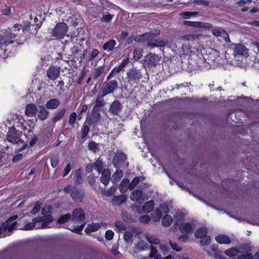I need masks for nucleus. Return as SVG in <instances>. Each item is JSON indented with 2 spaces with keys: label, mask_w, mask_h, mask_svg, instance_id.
<instances>
[{
  "label": "nucleus",
  "mask_w": 259,
  "mask_h": 259,
  "mask_svg": "<svg viewBox=\"0 0 259 259\" xmlns=\"http://www.w3.org/2000/svg\"><path fill=\"white\" fill-rule=\"evenodd\" d=\"M52 207L50 205H45L41 210L43 215L42 217L33 219L32 223L26 224L24 226V229L26 230L35 229H44L50 227L49 223L53 221L51 214Z\"/></svg>",
  "instance_id": "f257e3e1"
},
{
  "label": "nucleus",
  "mask_w": 259,
  "mask_h": 259,
  "mask_svg": "<svg viewBox=\"0 0 259 259\" xmlns=\"http://www.w3.org/2000/svg\"><path fill=\"white\" fill-rule=\"evenodd\" d=\"M21 28V25L16 24L13 27L7 30L6 32L4 33V35H0L1 56L5 54V52L7 50V47L8 45L13 42V39L17 35V32L20 30Z\"/></svg>",
  "instance_id": "f03ea898"
},
{
  "label": "nucleus",
  "mask_w": 259,
  "mask_h": 259,
  "mask_svg": "<svg viewBox=\"0 0 259 259\" xmlns=\"http://www.w3.org/2000/svg\"><path fill=\"white\" fill-rule=\"evenodd\" d=\"M21 132L16 130L15 128H11L7 135V140L8 142L13 144H16L20 146L18 150L21 151L25 149L27 146L24 141L21 139Z\"/></svg>",
  "instance_id": "7ed1b4c3"
},
{
  "label": "nucleus",
  "mask_w": 259,
  "mask_h": 259,
  "mask_svg": "<svg viewBox=\"0 0 259 259\" xmlns=\"http://www.w3.org/2000/svg\"><path fill=\"white\" fill-rule=\"evenodd\" d=\"M17 215L9 218L7 221L0 227V238L10 236L11 232L17 227Z\"/></svg>",
  "instance_id": "20e7f679"
},
{
  "label": "nucleus",
  "mask_w": 259,
  "mask_h": 259,
  "mask_svg": "<svg viewBox=\"0 0 259 259\" xmlns=\"http://www.w3.org/2000/svg\"><path fill=\"white\" fill-rule=\"evenodd\" d=\"M68 27L64 22L57 23L53 30L52 35L57 39H61L67 35Z\"/></svg>",
  "instance_id": "39448f33"
},
{
  "label": "nucleus",
  "mask_w": 259,
  "mask_h": 259,
  "mask_svg": "<svg viewBox=\"0 0 259 259\" xmlns=\"http://www.w3.org/2000/svg\"><path fill=\"white\" fill-rule=\"evenodd\" d=\"M207 230L206 228L202 227L197 229L195 232V236L197 238L201 239L200 244L203 246H207L211 242V238L207 235Z\"/></svg>",
  "instance_id": "423d86ee"
},
{
  "label": "nucleus",
  "mask_w": 259,
  "mask_h": 259,
  "mask_svg": "<svg viewBox=\"0 0 259 259\" xmlns=\"http://www.w3.org/2000/svg\"><path fill=\"white\" fill-rule=\"evenodd\" d=\"M118 88V82L116 80H112L108 82L103 89L102 96L104 97L108 94L114 93Z\"/></svg>",
  "instance_id": "0eeeda50"
},
{
  "label": "nucleus",
  "mask_w": 259,
  "mask_h": 259,
  "mask_svg": "<svg viewBox=\"0 0 259 259\" xmlns=\"http://www.w3.org/2000/svg\"><path fill=\"white\" fill-rule=\"evenodd\" d=\"M126 156L123 152H117L113 160V163L116 168H120L124 164Z\"/></svg>",
  "instance_id": "6e6552de"
},
{
  "label": "nucleus",
  "mask_w": 259,
  "mask_h": 259,
  "mask_svg": "<svg viewBox=\"0 0 259 259\" xmlns=\"http://www.w3.org/2000/svg\"><path fill=\"white\" fill-rule=\"evenodd\" d=\"M128 82L132 85L136 83L141 77V74L139 71L136 69H132L127 73Z\"/></svg>",
  "instance_id": "1a4fd4ad"
},
{
  "label": "nucleus",
  "mask_w": 259,
  "mask_h": 259,
  "mask_svg": "<svg viewBox=\"0 0 259 259\" xmlns=\"http://www.w3.org/2000/svg\"><path fill=\"white\" fill-rule=\"evenodd\" d=\"M160 57L155 54L150 53L145 57V62L150 66H155L159 64Z\"/></svg>",
  "instance_id": "9d476101"
},
{
  "label": "nucleus",
  "mask_w": 259,
  "mask_h": 259,
  "mask_svg": "<svg viewBox=\"0 0 259 259\" xmlns=\"http://www.w3.org/2000/svg\"><path fill=\"white\" fill-rule=\"evenodd\" d=\"M195 225L193 223H183L179 226V230L182 234H190L192 233Z\"/></svg>",
  "instance_id": "9b49d317"
},
{
  "label": "nucleus",
  "mask_w": 259,
  "mask_h": 259,
  "mask_svg": "<svg viewBox=\"0 0 259 259\" xmlns=\"http://www.w3.org/2000/svg\"><path fill=\"white\" fill-rule=\"evenodd\" d=\"M85 219V214L81 208H76L72 212L71 221L73 223L82 222Z\"/></svg>",
  "instance_id": "f8f14e48"
},
{
  "label": "nucleus",
  "mask_w": 259,
  "mask_h": 259,
  "mask_svg": "<svg viewBox=\"0 0 259 259\" xmlns=\"http://www.w3.org/2000/svg\"><path fill=\"white\" fill-rule=\"evenodd\" d=\"M212 33L215 36L222 37L226 42L230 41L229 36L227 32L222 28L214 27L212 28Z\"/></svg>",
  "instance_id": "ddd939ff"
},
{
  "label": "nucleus",
  "mask_w": 259,
  "mask_h": 259,
  "mask_svg": "<svg viewBox=\"0 0 259 259\" xmlns=\"http://www.w3.org/2000/svg\"><path fill=\"white\" fill-rule=\"evenodd\" d=\"M60 72V67L52 66L47 70V76L52 80H55L59 75Z\"/></svg>",
  "instance_id": "4468645a"
},
{
  "label": "nucleus",
  "mask_w": 259,
  "mask_h": 259,
  "mask_svg": "<svg viewBox=\"0 0 259 259\" xmlns=\"http://www.w3.org/2000/svg\"><path fill=\"white\" fill-rule=\"evenodd\" d=\"M101 118L100 113L96 111L95 107L93 109L91 116L87 118V121L89 124H94L99 122Z\"/></svg>",
  "instance_id": "2eb2a0df"
},
{
  "label": "nucleus",
  "mask_w": 259,
  "mask_h": 259,
  "mask_svg": "<svg viewBox=\"0 0 259 259\" xmlns=\"http://www.w3.org/2000/svg\"><path fill=\"white\" fill-rule=\"evenodd\" d=\"M130 197L133 201L140 204L142 203L145 199L142 191L139 190H134L131 194Z\"/></svg>",
  "instance_id": "dca6fc26"
},
{
  "label": "nucleus",
  "mask_w": 259,
  "mask_h": 259,
  "mask_svg": "<svg viewBox=\"0 0 259 259\" xmlns=\"http://www.w3.org/2000/svg\"><path fill=\"white\" fill-rule=\"evenodd\" d=\"M248 49L243 45L238 44L234 49V53L237 56L246 57L248 54Z\"/></svg>",
  "instance_id": "f3484780"
},
{
  "label": "nucleus",
  "mask_w": 259,
  "mask_h": 259,
  "mask_svg": "<svg viewBox=\"0 0 259 259\" xmlns=\"http://www.w3.org/2000/svg\"><path fill=\"white\" fill-rule=\"evenodd\" d=\"M38 109L35 104H28L26 105L25 109V114L29 117H34L36 115Z\"/></svg>",
  "instance_id": "a211bd4d"
},
{
  "label": "nucleus",
  "mask_w": 259,
  "mask_h": 259,
  "mask_svg": "<svg viewBox=\"0 0 259 259\" xmlns=\"http://www.w3.org/2000/svg\"><path fill=\"white\" fill-rule=\"evenodd\" d=\"M101 174V182L105 186L107 185L110 180L111 172L109 169H104Z\"/></svg>",
  "instance_id": "6ab92c4d"
},
{
  "label": "nucleus",
  "mask_w": 259,
  "mask_h": 259,
  "mask_svg": "<svg viewBox=\"0 0 259 259\" xmlns=\"http://www.w3.org/2000/svg\"><path fill=\"white\" fill-rule=\"evenodd\" d=\"M122 105L120 102L117 101H114L110 106V111L114 115H117L121 109Z\"/></svg>",
  "instance_id": "aec40b11"
},
{
  "label": "nucleus",
  "mask_w": 259,
  "mask_h": 259,
  "mask_svg": "<svg viewBox=\"0 0 259 259\" xmlns=\"http://www.w3.org/2000/svg\"><path fill=\"white\" fill-rule=\"evenodd\" d=\"M103 225V223H92L91 224H89L87 227L85 228V232L87 233H90L91 232H95L101 227Z\"/></svg>",
  "instance_id": "412c9836"
},
{
  "label": "nucleus",
  "mask_w": 259,
  "mask_h": 259,
  "mask_svg": "<svg viewBox=\"0 0 259 259\" xmlns=\"http://www.w3.org/2000/svg\"><path fill=\"white\" fill-rule=\"evenodd\" d=\"M13 118L14 122V124H15L16 126L22 127V128L23 130H25L27 129V128L24 126V119L22 116L18 114H15L13 115Z\"/></svg>",
  "instance_id": "4be33fe9"
},
{
  "label": "nucleus",
  "mask_w": 259,
  "mask_h": 259,
  "mask_svg": "<svg viewBox=\"0 0 259 259\" xmlns=\"http://www.w3.org/2000/svg\"><path fill=\"white\" fill-rule=\"evenodd\" d=\"M194 52L192 48L188 44H184L182 47V49L180 51V56H191Z\"/></svg>",
  "instance_id": "5701e85b"
},
{
  "label": "nucleus",
  "mask_w": 259,
  "mask_h": 259,
  "mask_svg": "<svg viewBox=\"0 0 259 259\" xmlns=\"http://www.w3.org/2000/svg\"><path fill=\"white\" fill-rule=\"evenodd\" d=\"M38 111V118L40 120H45L48 118L49 113L44 106H39Z\"/></svg>",
  "instance_id": "b1692460"
},
{
  "label": "nucleus",
  "mask_w": 259,
  "mask_h": 259,
  "mask_svg": "<svg viewBox=\"0 0 259 259\" xmlns=\"http://www.w3.org/2000/svg\"><path fill=\"white\" fill-rule=\"evenodd\" d=\"M126 200V196L122 194L119 196H115L113 197L112 203L114 205H120Z\"/></svg>",
  "instance_id": "393cba45"
},
{
  "label": "nucleus",
  "mask_w": 259,
  "mask_h": 259,
  "mask_svg": "<svg viewBox=\"0 0 259 259\" xmlns=\"http://www.w3.org/2000/svg\"><path fill=\"white\" fill-rule=\"evenodd\" d=\"M71 196L74 201L81 202L83 199L84 195L81 191L75 189L71 191Z\"/></svg>",
  "instance_id": "a878e982"
},
{
  "label": "nucleus",
  "mask_w": 259,
  "mask_h": 259,
  "mask_svg": "<svg viewBox=\"0 0 259 259\" xmlns=\"http://www.w3.org/2000/svg\"><path fill=\"white\" fill-rule=\"evenodd\" d=\"M216 241L220 244H229L231 242L230 238L223 234L219 235L215 237Z\"/></svg>",
  "instance_id": "bb28decb"
},
{
  "label": "nucleus",
  "mask_w": 259,
  "mask_h": 259,
  "mask_svg": "<svg viewBox=\"0 0 259 259\" xmlns=\"http://www.w3.org/2000/svg\"><path fill=\"white\" fill-rule=\"evenodd\" d=\"M147 45L149 47L155 48L164 46L166 45V42L163 40L157 39L148 41Z\"/></svg>",
  "instance_id": "cd10ccee"
},
{
  "label": "nucleus",
  "mask_w": 259,
  "mask_h": 259,
  "mask_svg": "<svg viewBox=\"0 0 259 259\" xmlns=\"http://www.w3.org/2000/svg\"><path fill=\"white\" fill-rule=\"evenodd\" d=\"M60 104V101L57 99H53L49 100L46 104V106L48 109H56Z\"/></svg>",
  "instance_id": "c85d7f7f"
},
{
  "label": "nucleus",
  "mask_w": 259,
  "mask_h": 259,
  "mask_svg": "<svg viewBox=\"0 0 259 259\" xmlns=\"http://www.w3.org/2000/svg\"><path fill=\"white\" fill-rule=\"evenodd\" d=\"M192 27L196 28H205L207 29H211L212 28V25L209 23L193 21Z\"/></svg>",
  "instance_id": "c756f323"
},
{
  "label": "nucleus",
  "mask_w": 259,
  "mask_h": 259,
  "mask_svg": "<svg viewBox=\"0 0 259 259\" xmlns=\"http://www.w3.org/2000/svg\"><path fill=\"white\" fill-rule=\"evenodd\" d=\"M94 167L99 174L102 173L104 169H106L102 160L100 158H99L94 163Z\"/></svg>",
  "instance_id": "7c9ffc66"
},
{
  "label": "nucleus",
  "mask_w": 259,
  "mask_h": 259,
  "mask_svg": "<svg viewBox=\"0 0 259 259\" xmlns=\"http://www.w3.org/2000/svg\"><path fill=\"white\" fill-rule=\"evenodd\" d=\"M116 44V41L114 39H111L103 45V49L108 52L112 51L114 49Z\"/></svg>",
  "instance_id": "2f4dec72"
},
{
  "label": "nucleus",
  "mask_w": 259,
  "mask_h": 259,
  "mask_svg": "<svg viewBox=\"0 0 259 259\" xmlns=\"http://www.w3.org/2000/svg\"><path fill=\"white\" fill-rule=\"evenodd\" d=\"M174 218H175L174 225L172 226V227H171L170 228V230H172L173 229V227L175 226H179L181 224L183 223L182 222L184 221V216L182 213H177L175 215Z\"/></svg>",
  "instance_id": "473e14b6"
},
{
  "label": "nucleus",
  "mask_w": 259,
  "mask_h": 259,
  "mask_svg": "<svg viewBox=\"0 0 259 259\" xmlns=\"http://www.w3.org/2000/svg\"><path fill=\"white\" fill-rule=\"evenodd\" d=\"M154 202L153 200H150L145 203L143 206V210L145 213H149L153 209Z\"/></svg>",
  "instance_id": "72a5a7b5"
},
{
  "label": "nucleus",
  "mask_w": 259,
  "mask_h": 259,
  "mask_svg": "<svg viewBox=\"0 0 259 259\" xmlns=\"http://www.w3.org/2000/svg\"><path fill=\"white\" fill-rule=\"evenodd\" d=\"M129 183L130 181L128 179H124L121 181L119 187L121 193L125 192L129 189Z\"/></svg>",
  "instance_id": "f704fd0d"
},
{
  "label": "nucleus",
  "mask_w": 259,
  "mask_h": 259,
  "mask_svg": "<svg viewBox=\"0 0 259 259\" xmlns=\"http://www.w3.org/2000/svg\"><path fill=\"white\" fill-rule=\"evenodd\" d=\"M173 219L170 215L166 214L162 219V224L164 227L169 226L172 223Z\"/></svg>",
  "instance_id": "c9c22d12"
},
{
  "label": "nucleus",
  "mask_w": 259,
  "mask_h": 259,
  "mask_svg": "<svg viewBox=\"0 0 259 259\" xmlns=\"http://www.w3.org/2000/svg\"><path fill=\"white\" fill-rule=\"evenodd\" d=\"M123 176V172L122 170L117 168L115 172L113 175L112 177V181L113 183H116L119 181Z\"/></svg>",
  "instance_id": "e433bc0d"
},
{
  "label": "nucleus",
  "mask_w": 259,
  "mask_h": 259,
  "mask_svg": "<svg viewBox=\"0 0 259 259\" xmlns=\"http://www.w3.org/2000/svg\"><path fill=\"white\" fill-rule=\"evenodd\" d=\"M239 253H240V249L236 248H231L225 251V253L230 257L235 256Z\"/></svg>",
  "instance_id": "4c0bfd02"
},
{
  "label": "nucleus",
  "mask_w": 259,
  "mask_h": 259,
  "mask_svg": "<svg viewBox=\"0 0 259 259\" xmlns=\"http://www.w3.org/2000/svg\"><path fill=\"white\" fill-rule=\"evenodd\" d=\"M74 178L75 183L77 184H80L82 183V177L81 176V171L80 169H78L75 171Z\"/></svg>",
  "instance_id": "58836bf2"
},
{
  "label": "nucleus",
  "mask_w": 259,
  "mask_h": 259,
  "mask_svg": "<svg viewBox=\"0 0 259 259\" xmlns=\"http://www.w3.org/2000/svg\"><path fill=\"white\" fill-rule=\"evenodd\" d=\"M66 112V109H62L60 111H58L55 113V115L53 118V121L56 122L58 120H60L64 116Z\"/></svg>",
  "instance_id": "ea45409f"
},
{
  "label": "nucleus",
  "mask_w": 259,
  "mask_h": 259,
  "mask_svg": "<svg viewBox=\"0 0 259 259\" xmlns=\"http://www.w3.org/2000/svg\"><path fill=\"white\" fill-rule=\"evenodd\" d=\"M197 12H184L180 13L179 15L184 19L190 18L191 17L198 15Z\"/></svg>",
  "instance_id": "a19ab883"
},
{
  "label": "nucleus",
  "mask_w": 259,
  "mask_h": 259,
  "mask_svg": "<svg viewBox=\"0 0 259 259\" xmlns=\"http://www.w3.org/2000/svg\"><path fill=\"white\" fill-rule=\"evenodd\" d=\"M59 161V157L58 154H54L51 157V164L53 168L57 167Z\"/></svg>",
  "instance_id": "79ce46f5"
},
{
  "label": "nucleus",
  "mask_w": 259,
  "mask_h": 259,
  "mask_svg": "<svg viewBox=\"0 0 259 259\" xmlns=\"http://www.w3.org/2000/svg\"><path fill=\"white\" fill-rule=\"evenodd\" d=\"M115 230L117 231L118 232H121L125 230L126 226L122 222L117 221L115 223Z\"/></svg>",
  "instance_id": "37998d69"
},
{
  "label": "nucleus",
  "mask_w": 259,
  "mask_h": 259,
  "mask_svg": "<svg viewBox=\"0 0 259 259\" xmlns=\"http://www.w3.org/2000/svg\"><path fill=\"white\" fill-rule=\"evenodd\" d=\"M124 239L127 243L131 244L133 242V233L131 231H125L124 234Z\"/></svg>",
  "instance_id": "c03bdc74"
},
{
  "label": "nucleus",
  "mask_w": 259,
  "mask_h": 259,
  "mask_svg": "<svg viewBox=\"0 0 259 259\" xmlns=\"http://www.w3.org/2000/svg\"><path fill=\"white\" fill-rule=\"evenodd\" d=\"M104 69V66H103L102 67H100L95 69L94 72L93 78L97 79L102 74Z\"/></svg>",
  "instance_id": "a18cd8bd"
},
{
  "label": "nucleus",
  "mask_w": 259,
  "mask_h": 259,
  "mask_svg": "<svg viewBox=\"0 0 259 259\" xmlns=\"http://www.w3.org/2000/svg\"><path fill=\"white\" fill-rule=\"evenodd\" d=\"M162 217V212L160 209H157L152 214V217L154 221H159Z\"/></svg>",
  "instance_id": "49530a36"
},
{
  "label": "nucleus",
  "mask_w": 259,
  "mask_h": 259,
  "mask_svg": "<svg viewBox=\"0 0 259 259\" xmlns=\"http://www.w3.org/2000/svg\"><path fill=\"white\" fill-rule=\"evenodd\" d=\"M85 225L84 223H82L80 225H77L73 227L72 228L70 229V230L75 233H78V234H81V232L84 228Z\"/></svg>",
  "instance_id": "de8ad7c7"
},
{
  "label": "nucleus",
  "mask_w": 259,
  "mask_h": 259,
  "mask_svg": "<svg viewBox=\"0 0 259 259\" xmlns=\"http://www.w3.org/2000/svg\"><path fill=\"white\" fill-rule=\"evenodd\" d=\"M113 18V15L109 13H107L101 18V21L102 22L108 23L111 21Z\"/></svg>",
  "instance_id": "09e8293b"
},
{
  "label": "nucleus",
  "mask_w": 259,
  "mask_h": 259,
  "mask_svg": "<svg viewBox=\"0 0 259 259\" xmlns=\"http://www.w3.org/2000/svg\"><path fill=\"white\" fill-rule=\"evenodd\" d=\"M71 220V214L67 213L61 217L58 220L59 223H65Z\"/></svg>",
  "instance_id": "8fccbe9b"
},
{
  "label": "nucleus",
  "mask_w": 259,
  "mask_h": 259,
  "mask_svg": "<svg viewBox=\"0 0 259 259\" xmlns=\"http://www.w3.org/2000/svg\"><path fill=\"white\" fill-rule=\"evenodd\" d=\"M134 58L135 60H139L142 56V50L141 49H136L134 52Z\"/></svg>",
  "instance_id": "3c124183"
},
{
  "label": "nucleus",
  "mask_w": 259,
  "mask_h": 259,
  "mask_svg": "<svg viewBox=\"0 0 259 259\" xmlns=\"http://www.w3.org/2000/svg\"><path fill=\"white\" fill-rule=\"evenodd\" d=\"M147 240L151 244H157L159 243V240L151 235H147L146 236Z\"/></svg>",
  "instance_id": "603ef678"
},
{
  "label": "nucleus",
  "mask_w": 259,
  "mask_h": 259,
  "mask_svg": "<svg viewBox=\"0 0 259 259\" xmlns=\"http://www.w3.org/2000/svg\"><path fill=\"white\" fill-rule=\"evenodd\" d=\"M103 97L101 95V97H99L97 98L95 103V108L96 107H102L104 105V101Z\"/></svg>",
  "instance_id": "864d4df0"
},
{
  "label": "nucleus",
  "mask_w": 259,
  "mask_h": 259,
  "mask_svg": "<svg viewBox=\"0 0 259 259\" xmlns=\"http://www.w3.org/2000/svg\"><path fill=\"white\" fill-rule=\"evenodd\" d=\"M97 146L98 145L93 141L90 142L88 144L89 148L94 152H96L98 151V148Z\"/></svg>",
  "instance_id": "5fc2aeb1"
},
{
  "label": "nucleus",
  "mask_w": 259,
  "mask_h": 259,
  "mask_svg": "<svg viewBox=\"0 0 259 259\" xmlns=\"http://www.w3.org/2000/svg\"><path fill=\"white\" fill-rule=\"evenodd\" d=\"M139 177L135 178L131 183H129V189H133L139 183Z\"/></svg>",
  "instance_id": "6e6d98bb"
},
{
  "label": "nucleus",
  "mask_w": 259,
  "mask_h": 259,
  "mask_svg": "<svg viewBox=\"0 0 259 259\" xmlns=\"http://www.w3.org/2000/svg\"><path fill=\"white\" fill-rule=\"evenodd\" d=\"M41 204L39 202H36L35 204V206L33 208L32 210L31 211L30 213L32 214H35L37 213L41 208Z\"/></svg>",
  "instance_id": "4d7b16f0"
},
{
  "label": "nucleus",
  "mask_w": 259,
  "mask_h": 259,
  "mask_svg": "<svg viewBox=\"0 0 259 259\" xmlns=\"http://www.w3.org/2000/svg\"><path fill=\"white\" fill-rule=\"evenodd\" d=\"M72 166L73 165L72 164H71L70 163H68L66 166L65 167V168H64V170H63V177H66L69 173V172L71 171V169L72 168Z\"/></svg>",
  "instance_id": "13d9d810"
},
{
  "label": "nucleus",
  "mask_w": 259,
  "mask_h": 259,
  "mask_svg": "<svg viewBox=\"0 0 259 259\" xmlns=\"http://www.w3.org/2000/svg\"><path fill=\"white\" fill-rule=\"evenodd\" d=\"M194 35L191 34H188L181 36L180 39L182 41H189L193 40L194 38Z\"/></svg>",
  "instance_id": "bf43d9fd"
},
{
  "label": "nucleus",
  "mask_w": 259,
  "mask_h": 259,
  "mask_svg": "<svg viewBox=\"0 0 259 259\" xmlns=\"http://www.w3.org/2000/svg\"><path fill=\"white\" fill-rule=\"evenodd\" d=\"M117 190L116 186H112L105 193L106 196H110L113 195Z\"/></svg>",
  "instance_id": "052dcab7"
},
{
  "label": "nucleus",
  "mask_w": 259,
  "mask_h": 259,
  "mask_svg": "<svg viewBox=\"0 0 259 259\" xmlns=\"http://www.w3.org/2000/svg\"><path fill=\"white\" fill-rule=\"evenodd\" d=\"M114 233L113 231L110 230H108L105 233V238L108 240H111L113 239Z\"/></svg>",
  "instance_id": "680f3d73"
},
{
  "label": "nucleus",
  "mask_w": 259,
  "mask_h": 259,
  "mask_svg": "<svg viewBox=\"0 0 259 259\" xmlns=\"http://www.w3.org/2000/svg\"><path fill=\"white\" fill-rule=\"evenodd\" d=\"M76 114L75 113V112H72L70 115V117H69V123L71 125H73V124L74 123L75 120H76Z\"/></svg>",
  "instance_id": "e2e57ef3"
},
{
  "label": "nucleus",
  "mask_w": 259,
  "mask_h": 259,
  "mask_svg": "<svg viewBox=\"0 0 259 259\" xmlns=\"http://www.w3.org/2000/svg\"><path fill=\"white\" fill-rule=\"evenodd\" d=\"M233 259H253V256L250 253H247L239 255L237 257H235Z\"/></svg>",
  "instance_id": "0e129e2a"
},
{
  "label": "nucleus",
  "mask_w": 259,
  "mask_h": 259,
  "mask_svg": "<svg viewBox=\"0 0 259 259\" xmlns=\"http://www.w3.org/2000/svg\"><path fill=\"white\" fill-rule=\"evenodd\" d=\"M99 54V51L97 49H93L90 56V60H92L94 58H96Z\"/></svg>",
  "instance_id": "69168bd1"
},
{
  "label": "nucleus",
  "mask_w": 259,
  "mask_h": 259,
  "mask_svg": "<svg viewBox=\"0 0 259 259\" xmlns=\"http://www.w3.org/2000/svg\"><path fill=\"white\" fill-rule=\"evenodd\" d=\"M75 189H76L74 187H72L71 185H68L67 186H65L64 188L63 191H64V192H65L66 193L71 194V191H73V190H75Z\"/></svg>",
  "instance_id": "338daca9"
},
{
  "label": "nucleus",
  "mask_w": 259,
  "mask_h": 259,
  "mask_svg": "<svg viewBox=\"0 0 259 259\" xmlns=\"http://www.w3.org/2000/svg\"><path fill=\"white\" fill-rule=\"evenodd\" d=\"M22 154L18 153L13 156L12 160L14 162H16L20 160L22 158Z\"/></svg>",
  "instance_id": "774afa93"
}]
</instances>
